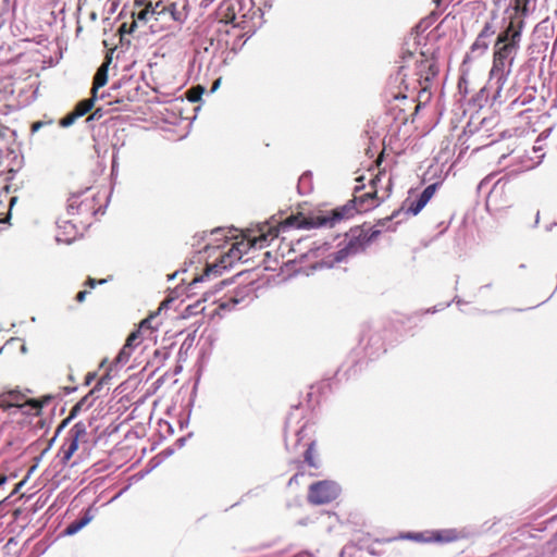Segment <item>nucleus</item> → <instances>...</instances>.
<instances>
[{"mask_svg": "<svg viewBox=\"0 0 557 557\" xmlns=\"http://www.w3.org/2000/svg\"><path fill=\"white\" fill-rule=\"evenodd\" d=\"M529 0H516L515 13L505 23L494 44L493 64L490 71V88L494 89L493 100L502 101V90L512 71V65L522 39L524 17Z\"/></svg>", "mask_w": 557, "mask_h": 557, "instance_id": "f257e3e1", "label": "nucleus"}, {"mask_svg": "<svg viewBox=\"0 0 557 557\" xmlns=\"http://www.w3.org/2000/svg\"><path fill=\"white\" fill-rule=\"evenodd\" d=\"M375 193H367L360 197H355L354 205L347 203L342 208L332 210L331 212L320 213L311 216H302L300 219L288 218L289 225H296L297 228L311 230L318 227H333L339 221L352 215L354 211H368L374 207Z\"/></svg>", "mask_w": 557, "mask_h": 557, "instance_id": "f03ea898", "label": "nucleus"}, {"mask_svg": "<svg viewBox=\"0 0 557 557\" xmlns=\"http://www.w3.org/2000/svg\"><path fill=\"white\" fill-rule=\"evenodd\" d=\"M278 231L270 227L268 232L261 231V234L255 236L248 240V243H237L232 246L227 253L222 256L219 262L210 264L206 269V276H209L211 273L220 274L222 270L232 267L233 260L242 259L243 253L247 251L249 248H263L269 245L270 240L277 237Z\"/></svg>", "mask_w": 557, "mask_h": 557, "instance_id": "7ed1b4c3", "label": "nucleus"}, {"mask_svg": "<svg viewBox=\"0 0 557 557\" xmlns=\"http://www.w3.org/2000/svg\"><path fill=\"white\" fill-rule=\"evenodd\" d=\"M341 493L339 485L334 481H319L310 485L308 500L313 505L329 504Z\"/></svg>", "mask_w": 557, "mask_h": 557, "instance_id": "20e7f679", "label": "nucleus"}, {"mask_svg": "<svg viewBox=\"0 0 557 557\" xmlns=\"http://www.w3.org/2000/svg\"><path fill=\"white\" fill-rule=\"evenodd\" d=\"M496 28L492 22H486L483 28L478 34L474 42L470 47V52L467 54L466 59H476L483 55L488 47L490 40L495 35Z\"/></svg>", "mask_w": 557, "mask_h": 557, "instance_id": "39448f33", "label": "nucleus"}, {"mask_svg": "<svg viewBox=\"0 0 557 557\" xmlns=\"http://www.w3.org/2000/svg\"><path fill=\"white\" fill-rule=\"evenodd\" d=\"M436 188V183L426 186L418 196V198L410 202V205L407 207V212L411 213L412 215H417L431 200V198L435 194Z\"/></svg>", "mask_w": 557, "mask_h": 557, "instance_id": "423d86ee", "label": "nucleus"}, {"mask_svg": "<svg viewBox=\"0 0 557 557\" xmlns=\"http://www.w3.org/2000/svg\"><path fill=\"white\" fill-rule=\"evenodd\" d=\"M506 182L500 178L498 180L492 187L491 191L486 197V207L498 209L505 205L506 201H503V197L505 196V187Z\"/></svg>", "mask_w": 557, "mask_h": 557, "instance_id": "0eeeda50", "label": "nucleus"}, {"mask_svg": "<svg viewBox=\"0 0 557 557\" xmlns=\"http://www.w3.org/2000/svg\"><path fill=\"white\" fill-rule=\"evenodd\" d=\"M251 288L248 286L237 288L232 296L220 301L219 308L222 310H232L237 305L244 302L247 298H249Z\"/></svg>", "mask_w": 557, "mask_h": 557, "instance_id": "6e6552de", "label": "nucleus"}, {"mask_svg": "<svg viewBox=\"0 0 557 557\" xmlns=\"http://www.w3.org/2000/svg\"><path fill=\"white\" fill-rule=\"evenodd\" d=\"M429 539L436 543H451L460 539V533L456 529H443L429 531Z\"/></svg>", "mask_w": 557, "mask_h": 557, "instance_id": "1a4fd4ad", "label": "nucleus"}, {"mask_svg": "<svg viewBox=\"0 0 557 557\" xmlns=\"http://www.w3.org/2000/svg\"><path fill=\"white\" fill-rule=\"evenodd\" d=\"M111 61L112 57L108 54L106 57V61L100 65V67L97 70L95 74L92 86L94 97H96L98 89L103 87L108 82V70Z\"/></svg>", "mask_w": 557, "mask_h": 557, "instance_id": "9d476101", "label": "nucleus"}, {"mask_svg": "<svg viewBox=\"0 0 557 557\" xmlns=\"http://www.w3.org/2000/svg\"><path fill=\"white\" fill-rule=\"evenodd\" d=\"M160 16L163 15V11H156V9H150V7H145L140 9L138 12H133L132 16L134 18L133 23L131 24V27L128 29V33H133L135 28L138 25V22L146 23L151 16Z\"/></svg>", "mask_w": 557, "mask_h": 557, "instance_id": "9b49d317", "label": "nucleus"}, {"mask_svg": "<svg viewBox=\"0 0 557 557\" xmlns=\"http://www.w3.org/2000/svg\"><path fill=\"white\" fill-rule=\"evenodd\" d=\"M420 57H421V60L416 61L418 74L421 77H424L426 81H429L431 77H434L436 75L437 70L433 62H430L429 60L423 59L424 58L423 52L420 53Z\"/></svg>", "mask_w": 557, "mask_h": 557, "instance_id": "f8f14e48", "label": "nucleus"}, {"mask_svg": "<svg viewBox=\"0 0 557 557\" xmlns=\"http://www.w3.org/2000/svg\"><path fill=\"white\" fill-rule=\"evenodd\" d=\"M362 250V244L358 239H350L348 244L335 252L334 260L343 262L349 255H355Z\"/></svg>", "mask_w": 557, "mask_h": 557, "instance_id": "ddd939ff", "label": "nucleus"}, {"mask_svg": "<svg viewBox=\"0 0 557 557\" xmlns=\"http://www.w3.org/2000/svg\"><path fill=\"white\" fill-rule=\"evenodd\" d=\"M94 516L90 515V509H88L84 517L81 518L79 520H76V521H73L72 523H70L64 533L66 535H74L76 534L79 530H82L85 525H87L91 520H92Z\"/></svg>", "mask_w": 557, "mask_h": 557, "instance_id": "4468645a", "label": "nucleus"}, {"mask_svg": "<svg viewBox=\"0 0 557 557\" xmlns=\"http://www.w3.org/2000/svg\"><path fill=\"white\" fill-rule=\"evenodd\" d=\"M77 448L78 444L75 442V440L67 438V442L61 447V461L66 463L72 458Z\"/></svg>", "mask_w": 557, "mask_h": 557, "instance_id": "2eb2a0df", "label": "nucleus"}, {"mask_svg": "<svg viewBox=\"0 0 557 557\" xmlns=\"http://www.w3.org/2000/svg\"><path fill=\"white\" fill-rule=\"evenodd\" d=\"M87 435V426L84 422L79 421L75 423L69 432V440H75L78 444V441Z\"/></svg>", "mask_w": 557, "mask_h": 557, "instance_id": "dca6fc26", "label": "nucleus"}, {"mask_svg": "<svg viewBox=\"0 0 557 557\" xmlns=\"http://www.w3.org/2000/svg\"><path fill=\"white\" fill-rule=\"evenodd\" d=\"M94 101H95V97L90 98V99H84L82 101H79L73 112L76 114V116L78 117H82L84 116L87 112H89L92 107H94Z\"/></svg>", "mask_w": 557, "mask_h": 557, "instance_id": "f3484780", "label": "nucleus"}, {"mask_svg": "<svg viewBox=\"0 0 557 557\" xmlns=\"http://www.w3.org/2000/svg\"><path fill=\"white\" fill-rule=\"evenodd\" d=\"M399 539L403 540H412L421 543H431V539H429V531L426 532H407L399 535Z\"/></svg>", "mask_w": 557, "mask_h": 557, "instance_id": "a211bd4d", "label": "nucleus"}, {"mask_svg": "<svg viewBox=\"0 0 557 557\" xmlns=\"http://www.w3.org/2000/svg\"><path fill=\"white\" fill-rule=\"evenodd\" d=\"M114 368H116V366H114V363L110 366L108 371L99 379V381L94 386V388L89 392V394H95L96 392L100 391L103 385L109 384V382L112 379L111 372L113 371Z\"/></svg>", "mask_w": 557, "mask_h": 557, "instance_id": "6ab92c4d", "label": "nucleus"}, {"mask_svg": "<svg viewBox=\"0 0 557 557\" xmlns=\"http://www.w3.org/2000/svg\"><path fill=\"white\" fill-rule=\"evenodd\" d=\"M132 355V349L124 345L114 360V366H124L128 362Z\"/></svg>", "mask_w": 557, "mask_h": 557, "instance_id": "aec40b11", "label": "nucleus"}, {"mask_svg": "<svg viewBox=\"0 0 557 557\" xmlns=\"http://www.w3.org/2000/svg\"><path fill=\"white\" fill-rule=\"evenodd\" d=\"M381 234L380 228H371L368 234H364L363 236L359 235L355 239H358L362 244V249L366 245L374 240L379 235Z\"/></svg>", "mask_w": 557, "mask_h": 557, "instance_id": "412c9836", "label": "nucleus"}, {"mask_svg": "<svg viewBox=\"0 0 557 557\" xmlns=\"http://www.w3.org/2000/svg\"><path fill=\"white\" fill-rule=\"evenodd\" d=\"M313 445H314V442H309L307 444V449L305 451V460L310 467L317 468V462L313 458Z\"/></svg>", "mask_w": 557, "mask_h": 557, "instance_id": "4be33fe9", "label": "nucleus"}, {"mask_svg": "<svg viewBox=\"0 0 557 557\" xmlns=\"http://www.w3.org/2000/svg\"><path fill=\"white\" fill-rule=\"evenodd\" d=\"M203 90L205 89L201 86H197V87L191 88L190 90H188V96H187L188 100L190 102L199 101L201 99Z\"/></svg>", "mask_w": 557, "mask_h": 557, "instance_id": "5701e85b", "label": "nucleus"}, {"mask_svg": "<svg viewBox=\"0 0 557 557\" xmlns=\"http://www.w3.org/2000/svg\"><path fill=\"white\" fill-rule=\"evenodd\" d=\"M54 121L52 119L45 120V121H37L34 122L30 126V133L32 135L37 133L39 129H41L45 126H51L53 125Z\"/></svg>", "mask_w": 557, "mask_h": 557, "instance_id": "b1692460", "label": "nucleus"}, {"mask_svg": "<svg viewBox=\"0 0 557 557\" xmlns=\"http://www.w3.org/2000/svg\"><path fill=\"white\" fill-rule=\"evenodd\" d=\"M78 119L76 114L72 111L67 115H65L63 119L60 120L59 124L61 127H70L75 123V121Z\"/></svg>", "mask_w": 557, "mask_h": 557, "instance_id": "393cba45", "label": "nucleus"}, {"mask_svg": "<svg viewBox=\"0 0 557 557\" xmlns=\"http://www.w3.org/2000/svg\"><path fill=\"white\" fill-rule=\"evenodd\" d=\"M139 336H140V330H137V331L131 333L126 339L125 345L127 347H129L131 349H133L137 345L136 341L139 338Z\"/></svg>", "mask_w": 557, "mask_h": 557, "instance_id": "a878e982", "label": "nucleus"}, {"mask_svg": "<svg viewBox=\"0 0 557 557\" xmlns=\"http://www.w3.org/2000/svg\"><path fill=\"white\" fill-rule=\"evenodd\" d=\"M306 432H307V429H306V425H302L299 430L296 431L294 437H295V441H294V446L296 447L301 441L302 438L306 436Z\"/></svg>", "mask_w": 557, "mask_h": 557, "instance_id": "bb28decb", "label": "nucleus"}, {"mask_svg": "<svg viewBox=\"0 0 557 557\" xmlns=\"http://www.w3.org/2000/svg\"><path fill=\"white\" fill-rule=\"evenodd\" d=\"M161 11H163V14L170 13L174 21H178V18H180L178 15H177V12H176L175 3H172L170 7H162Z\"/></svg>", "mask_w": 557, "mask_h": 557, "instance_id": "cd10ccee", "label": "nucleus"}, {"mask_svg": "<svg viewBox=\"0 0 557 557\" xmlns=\"http://www.w3.org/2000/svg\"><path fill=\"white\" fill-rule=\"evenodd\" d=\"M158 313L156 314H151L149 315L148 318L144 319L141 322H140V325H139V330H152V326H151V320L157 315Z\"/></svg>", "mask_w": 557, "mask_h": 557, "instance_id": "c85d7f7f", "label": "nucleus"}, {"mask_svg": "<svg viewBox=\"0 0 557 557\" xmlns=\"http://www.w3.org/2000/svg\"><path fill=\"white\" fill-rule=\"evenodd\" d=\"M51 400V396H45L42 398L41 401L39 400H36V399H32L30 400V404L33 405V407L37 408V409H41L44 406H46L49 401Z\"/></svg>", "mask_w": 557, "mask_h": 557, "instance_id": "c756f323", "label": "nucleus"}, {"mask_svg": "<svg viewBox=\"0 0 557 557\" xmlns=\"http://www.w3.org/2000/svg\"><path fill=\"white\" fill-rule=\"evenodd\" d=\"M94 394H87L85 397H83L77 404L81 405L82 408H89L91 405H92V400H89V398L92 396Z\"/></svg>", "mask_w": 557, "mask_h": 557, "instance_id": "7c9ffc66", "label": "nucleus"}, {"mask_svg": "<svg viewBox=\"0 0 557 557\" xmlns=\"http://www.w3.org/2000/svg\"><path fill=\"white\" fill-rule=\"evenodd\" d=\"M84 408L81 407L77 403L72 407L69 418L73 420Z\"/></svg>", "mask_w": 557, "mask_h": 557, "instance_id": "2f4dec72", "label": "nucleus"}, {"mask_svg": "<svg viewBox=\"0 0 557 557\" xmlns=\"http://www.w3.org/2000/svg\"><path fill=\"white\" fill-rule=\"evenodd\" d=\"M84 408L81 407L77 403L72 407L69 418L73 420Z\"/></svg>", "mask_w": 557, "mask_h": 557, "instance_id": "473e14b6", "label": "nucleus"}, {"mask_svg": "<svg viewBox=\"0 0 557 557\" xmlns=\"http://www.w3.org/2000/svg\"><path fill=\"white\" fill-rule=\"evenodd\" d=\"M7 394L13 400H20L22 398V394L16 389L9 391Z\"/></svg>", "mask_w": 557, "mask_h": 557, "instance_id": "72a5a7b5", "label": "nucleus"}, {"mask_svg": "<svg viewBox=\"0 0 557 557\" xmlns=\"http://www.w3.org/2000/svg\"><path fill=\"white\" fill-rule=\"evenodd\" d=\"M71 419L67 417L65 418L61 424L58 426L57 429V434H59L69 423H70Z\"/></svg>", "mask_w": 557, "mask_h": 557, "instance_id": "f704fd0d", "label": "nucleus"}, {"mask_svg": "<svg viewBox=\"0 0 557 557\" xmlns=\"http://www.w3.org/2000/svg\"><path fill=\"white\" fill-rule=\"evenodd\" d=\"M87 294H88L87 290L78 292L77 295H76V300L79 301V302L84 301Z\"/></svg>", "mask_w": 557, "mask_h": 557, "instance_id": "c9c22d12", "label": "nucleus"}, {"mask_svg": "<svg viewBox=\"0 0 557 557\" xmlns=\"http://www.w3.org/2000/svg\"><path fill=\"white\" fill-rule=\"evenodd\" d=\"M103 283H106V280H100V281H96L95 278H89L88 280V285L90 287H95L96 284H103Z\"/></svg>", "mask_w": 557, "mask_h": 557, "instance_id": "e433bc0d", "label": "nucleus"}, {"mask_svg": "<svg viewBox=\"0 0 557 557\" xmlns=\"http://www.w3.org/2000/svg\"><path fill=\"white\" fill-rule=\"evenodd\" d=\"M412 58H413V53L407 52L403 55V62L407 64L409 62V60H411Z\"/></svg>", "mask_w": 557, "mask_h": 557, "instance_id": "4c0bfd02", "label": "nucleus"}, {"mask_svg": "<svg viewBox=\"0 0 557 557\" xmlns=\"http://www.w3.org/2000/svg\"><path fill=\"white\" fill-rule=\"evenodd\" d=\"M172 301V299H165L161 302L160 307H159V311H161L162 309H165L169 307L170 302Z\"/></svg>", "mask_w": 557, "mask_h": 557, "instance_id": "58836bf2", "label": "nucleus"}, {"mask_svg": "<svg viewBox=\"0 0 557 557\" xmlns=\"http://www.w3.org/2000/svg\"><path fill=\"white\" fill-rule=\"evenodd\" d=\"M220 83H221V78L216 79L214 83H213V86L211 88V92H214L219 86H220Z\"/></svg>", "mask_w": 557, "mask_h": 557, "instance_id": "ea45409f", "label": "nucleus"}, {"mask_svg": "<svg viewBox=\"0 0 557 557\" xmlns=\"http://www.w3.org/2000/svg\"><path fill=\"white\" fill-rule=\"evenodd\" d=\"M96 374L95 373H89L87 376H86V384H90L91 381L95 379Z\"/></svg>", "mask_w": 557, "mask_h": 557, "instance_id": "a19ab883", "label": "nucleus"}, {"mask_svg": "<svg viewBox=\"0 0 557 557\" xmlns=\"http://www.w3.org/2000/svg\"><path fill=\"white\" fill-rule=\"evenodd\" d=\"M147 7H150V9H156V11H160L159 8L161 7V3L157 2L156 5H152L151 3H149Z\"/></svg>", "mask_w": 557, "mask_h": 557, "instance_id": "79ce46f5", "label": "nucleus"}, {"mask_svg": "<svg viewBox=\"0 0 557 557\" xmlns=\"http://www.w3.org/2000/svg\"><path fill=\"white\" fill-rule=\"evenodd\" d=\"M100 116H101L100 110H96V111L91 114L90 119L92 120V119L100 117Z\"/></svg>", "mask_w": 557, "mask_h": 557, "instance_id": "37998d69", "label": "nucleus"}, {"mask_svg": "<svg viewBox=\"0 0 557 557\" xmlns=\"http://www.w3.org/2000/svg\"><path fill=\"white\" fill-rule=\"evenodd\" d=\"M23 485H24V481L18 482V483L16 484L15 488H14V493H17V492L21 490V487H22Z\"/></svg>", "mask_w": 557, "mask_h": 557, "instance_id": "c03bdc74", "label": "nucleus"}, {"mask_svg": "<svg viewBox=\"0 0 557 557\" xmlns=\"http://www.w3.org/2000/svg\"><path fill=\"white\" fill-rule=\"evenodd\" d=\"M389 220H391V218H387V219H385V220H381V221L379 222V224H380V225H382V226H384V225H385Z\"/></svg>", "mask_w": 557, "mask_h": 557, "instance_id": "a18cd8bd", "label": "nucleus"}, {"mask_svg": "<svg viewBox=\"0 0 557 557\" xmlns=\"http://www.w3.org/2000/svg\"><path fill=\"white\" fill-rule=\"evenodd\" d=\"M202 280H203V275H202V276H199V277H197V278H195V280L193 281V284H196V283H198V282H201Z\"/></svg>", "mask_w": 557, "mask_h": 557, "instance_id": "49530a36", "label": "nucleus"}, {"mask_svg": "<svg viewBox=\"0 0 557 557\" xmlns=\"http://www.w3.org/2000/svg\"><path fill=\"white\" fill-rule=\"evenodd\" d=\"M307 521H308V519H301V520L298 521V524L306 525Z\"/></svg>", "mask_w": 557, "mask_h": 557, "instance_id": "de8ad7c7", "label": "nucleus"}, {"mask_svg": "<svg viewBox=\"0 0 557 557\" xmlns=\"http://www.w3.org/2000/svg\"><path fill=\"white\" fill-rule=\"evenodd\" d=\"M297 476H298V474L293 475V476L290 478V480H289V484L295 483V481H296Z\"/></svg>", "mask_w": 557, "mask_h": 557, "instance_id": "09e8293b", "label": "nucleus"}, {"mask_svg": "<svg viewBox=\"0 0 557 557\" xmlns=\"http://www.w3.org/2000/svg\"><path fill=\"white\" fill-rule=\"evenodd\" d=\"M7 481L5 476H0V485L4 484Z\"/></svg>", "mask_w": 557, "mask_h": 557, "instance_id": "8fccbe9b", "label": "nucleus"}, {"mask_svg": "<svg viewBox=\"0 0 557 557\" xmlns=\"http://www.w3.org/2000/svg\"><path fill=\"white\" fill-rule=\"evenodd\" d=\"M285 445H286V447H287V448H288V447H289V445H290L289 440H288V437H287V436L285 437Z\"/></svg>", "mask_w": 557, "mask_h": 557, "instance_id": "3c124183", "label": "nucleus"}, {"mask_svg": "<svg viewBox=\"0 0 557 557\" xmlns=\"http://www.w3.org/2000/svg\"><path fill=\"white\" fill-rule=\"evenodd\" d=\"M125 27H126V23H123L120 27V30L124 32L125 30Z\"/></svg>", "mask_w": 557, "mask_h": 557, "instance_id": "603ef678", "label": "nucleus"}, {"mask_svg": "<svg viewBox=\"0 0 557 557\" xmlns=\"http://www.w3.org/2000/svg\"><path fill=\"white\" fill-rule=\"evenodd\" d=\"M406 66H407L406 64H404V65H400V66H399V74H401V72L404 71V69H405Z\"/></svg>", "mask_w": 557, "mask_h": 557, "instance_id": "864d4df0", "label": "nucleus"}, {"mask_svg": "<svg viewBox=\"0 0 557 557\" xmlns=\"http://www.w3.org/2000/svg\"><path fill=\"white\" fill-rule=\"evenodd\" d=\"M35 468H36V466H33V467L29 469L28 474H30V473L35 470ZM28 476H29V475H27V478H28Z\"/></svg>", "mask_w": 557, "mask_h": 557, "instance_id": "5fc2aeb1", "label": "nucleus"}, {"mask_svg": "<svg viewBox=\"0 0 557 557\" xmlns=\"http://www.w3.org/2000/svg\"><path fill=\"white\" fill-rule=\"evenodd\" d=\"M0 407L9 408V407H11V405H5V404L1 403Z\"/></svg>", "mask_w": 557, "mask_h": 557, "instance_id": "6e6d98bb", "label": "nucleus"}, {"mask_svg": "<svg viewBox=\"0 0 557 557\" xmlns=\"http://www.w3.org/2000/svg\"><path fill=\"white\" fill-rule=\"evenodd\" d=\"M264 8L270 9V8H271V4H270V3H268V2H264Z\"/></svg>", "mask_w": 557, "mask_h": 557, "instance_id": "4d7b16f0", "label": "nucleus"}, {"mask_svg": "<svg viewBox=\"0 0 557 557\" xmlns=\"http://www.w3.org/2000/svg\"><path fill=\"white\" fill-rule=\"evenodd\" d=\"M114 165H115V156L113 157V161H112V168L114 169Z\"/></svg>", "mask_w": 557, "mask_h": 557, "instance_id": "13d9d810", "label": "nucleus"}, {"mask_svg": "<svg viewBox=\"0 0 557 557\" xmlns=\"http://www.w3.org/2000/svg\"><path fill=\"white\" fill-rule=\"evenodd\" d=\"M455 301H456L457 305H461L462 304V301L460 299H456Z\"/></svg>", "mask_w": 557, "mask_h": 557, "instance_id": "bf43d9fd", "label": "nucleus"}, {"mask_svg": "<svg viewBox=\"0 0 557 557\" xmlns=\"http://www.w3.org/2000/svg\"><path fill=\"white\" fill-rule=\"evenodd\" d=\"M135 3L140 4V3H141V0H135Z\"/></svg>", "mask_w": 557, "mask_h": 557, "instance_id": "052dcab7", "label": "nucleus"}, {"mask_svg": "<svg viewBox=\"0 0 557 557\" xmlns=\"http://www.w3.org/2000/svg\"><path fill=\"white\" fill-rule=\"evenodd\" d=\"M2 350H3V347L0 348V354L2 352Z\"/></svg>", "mask_w": 557, "mask_h": 557, "instance_id": "680f3d73", "label": "nucleus"}]
</instances>
